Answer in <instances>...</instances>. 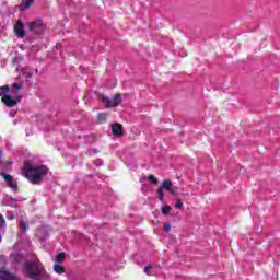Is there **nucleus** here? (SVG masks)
Masks as SVG:
<instances>
[{"label":"nucleus","instance_id":"23","mask_svg":"<svg viewBox=\"0 0 280 280\" xmlns=\"http://www.w3.org/2000/svg\"><path fill=\"white\" fill-rule=\"evenodd\" d=\"M7 218L8 220H14V212L12 211L7 212Z\"/></svg>","mask_w":280,"mask_h":280},{"label":"nucleus","instance_id":"9","mask_svg":"<svg viewBox=\"0 0 280 280\" xmlns=\"http://www.w3.org/2000/svg\"><path fill=\"white\" fill-rule=\"evenodd\" d=\"M36 237H38V240H40V241L47 240V237H49V228L42 226V228L37 229Z\"/></svg>","mask_w":280,"mask_h":280},{"label":"nucleus","instance_id":"6","mask_svg":"<svg viewBox=\"0 0 280 280\" xmlns=\"http://www.w3.org/2000/svg\"><path fill=\"white\" fill-rule=\"evenodd\" d=\"M1 176L4 178L8 187H10L12 191H16L19 189V185L10 174L2 173Z\"/></svg>","mask_w":280,"mask_h":280},{"label":"nucleus","instance_id":"2","mask_svg":"<svg viewBox=\"0 0 280 280\" xmlns=\"http://www.w3.org/2000/svg\"><path fill=\"white\" fill-rule=\"evenodd\" d=\"M24 272L28 279L32 280H48L49 273L45 270V267L43 264H40V260L35 259L32 261H26L24 267Z\"/></svg>","mask_w":280,"mask_h":280},{"label":"nucleus","instance_id":"5","mask_svg":"<svg viewBox=\"0 0 280 280\" xmlns=\"http://www.w3.org/2000/svg\"><path fill=\"white\" fill-rule=\"evenodd\" d=\"M102 102L105 103L106 108H115L121 104V94H116L113 100L108 98V96L102 94L101 95Z\"/></svg>","mask_w":280,"mask_h":280},{"label":"nucleus","instance_id":"13","mask_svg":"<svg viewBox=\"0 0 280 280\" xmlns=\"http://www.w3.org/2000/svg\"><path fill=\"white\" fill-rule=\"evenodd\" d=\"M52 268H54V271H55L57 275H62V273H65V267L61 266V265L55 264Z\"/></svg>","mask_w":280,"mask_h":280},{"label":"nucleus","instance_id":"1","mask_svg":"<svg viewBox=\"0 0 280 280\" xmlns=\"http://www.w3.org/2000/svg\"><path fill=\"white\" fill-rule=\"evenodd\" d=\"M49 170L45 165L34 166L32 163L27 162L23 167V176L30 180L33 185H38L43 177L47 176Z\"/></svg>","mask_w":280,"mask_h":280},{"label":"nucleus","instance_id":"12","mask_svg":"<svg viewBox=\"0 0 280 280\" xmlns=\"http://www.w3.org/2000/svg\"><path fill=\"white\" fill-rule=\"evenodd\" d=\"M144 272H145V275L154 276V275H156V267L147 266V267H144Z\"/></svg>","mask_w":280,"mask_h":280},{"label":"nucleus","instance_id":"10","mask_svg":"<svg viewBox=\"0 0 280 280\" xmlns=\"http://www.w3.org/2000/svg\"><path fill=\"white\" fill-rule=\"evenodd\" d=\"M14 32L19 38L25 37V31L23 30V22H21V20H19L14 26Z\"/></svg>","mask_w":280,"mask_h":280},{"label":"nucleus","instance_id":"18","mask_svg":"<svg viewBox=\"0 0 280 280\" xmlns=\"http://www.w3.org/2000/svg\"><path fill=\"white\" fill-rule=\"evenodd\" d=\"M106 117L107 115L105 113H101L98 114L97 119L101 124H104V121H106Z\"/></svg>","mask_w":280,"mask_h":280},{"label":"nucleus","instance_id":"8","mask_svg":"<svg viewBox=\"0 0 280 280\" xmlns=\"http://www.w3.org/2000/svg\"><path fill=\"white\" fill-rule=\"evenodd\" d=\"M30 32L33 34H40L43 32V22L40 20H36L33 23L28 24Z\"/></svg>","mask_w":280,"mask_h":280},{"label":"nucleus","instance_id":"21","mask_svg":"<svg viewBox=\"0 0 280 280\" xmlns=\"http://www.w3.org/2000/svg\"><path fill=\"white\" fill-rule=\"evenodd\" d=\"M148 180H150V183H152L153 185H156V183H159V180L156 179V177H154V175H149Z\"/></svg>","mask_w":280,"mask_h":280},{"label":"nucleus","instance_id":"25","mask_svg":"<svg viewBox=\"0 0 280 280\" xmlns=\"http://www.w3.org/2000/svg\"><path fill=\"white\" fill-rule=\"evenodd\" d=\"M1 264H5V258L3 256H0V266Z\"/></svg>","mask_w":280,"mask_h":280},{"label":"nucleus","instance_id":"24","mask_svg":"<svg viewBox=\"0 0 280 280\" xmlns=\"http://www.w3.org/2000/svg\"><path fill=\"white\" fill-rule=\"evenodd\" d=\"M172 230V224L165 223L164 224V231H171Z\"/></svg>","mask_w":280,"mask_h":280},{"label":"nucleus","instance_id":"14","mask_svg":"<svg viewBox=\"0 0 280 280\" xmlns=\"http://www.w3.org/2000/svg\"><path fill=\"white\" fill-rule=\"evenodd\" d=\"M65 257H67V254H66V253H59V254L56 256L55 261H56L57 264H61V261H65Z\"/></svg>","mask_w":280,"mask_h":280},{"label":"nucleus","instance_id":"28","mask_svg":"<svg viewBox=\"0 0 280 280\" xmlns=\"http://www.w3.org/2000/svg\"><path fill=\"white\" fill-rule=\"evenodd\" d=\"M0 156H1V151H0Z\"/></svg>","mask_w":280,"mask_h":280},{"label":"nucleus","instance_id":"4","mask_svg":"<svg viewBox=\"0 0 280 280\" xmlns=\"http://www.w3.org/2000/svg\"><path fill=\"white\" fill-rule=\"evenodd\" d=\"M163 189H166V191H170L173 196H176V187L174 184H172V180L166 179L163 182L162 186L158 188V199L160 202H163L165 198V191Z\"/></svg>","mask_w":280,"mask_h":280},{"label":"nucleus","instance_id":"11","mask_svg":"<svg viewBox=\"0 0 280 280\" xmlns=\"http://www.w3.org/2000/svg\"><path fill=\"white\" fill-rule=\"evenodd\" d=\"M112 132L116 137H121V135H124V127H121L119 122H116L112 126Z\"/></svg>","mask_w":280,"mask_h":280},{"label":"nucleus","instance_id":"20","mask_svg":"<svg viewBox=\"0 0 280 280\" xmlns=\"http://www.w3.org/2000/svg\"><path fill=\"white\" fill-rule=\"evenodd\" d=\"M32 3H34V0H23L22 1V5H24V8H32Z\"/></svg>","mask_w":280,"mask_h":280},{"label":"nucleus","instance_id":"3","mask_svg":"<svg viewBox=\"0 0 280 280\" xmlns=\"http://www.w3.org/2000/svg\"><path fill=\"white\" fill-rule=\"evenodd\" d=\"M22 89H23V83H13L11 93L15 95L16 98H12L10 94H5L2 97L3 104H5V106H9V107L16 106L18 102H21V95H19V91H21Z\"/></svg>","mask_w":280,"mask_h":280},{"label":"nucleus","instance_id":"22","mask_svg":"<svg viewBox=\"0 0 280 280\" xmlns=\"http://www.w3.org/2000/svg\"><path fill=\"white\" fill-rule=\"evenodd\" d=\"M175 209H183V201L180 199H177L175 202Z\"/></svg>","mask_w":280,"mask_h":280},{"label":"nucleus","instance_id":"26","mask_svg":"<svg viewBox=\"0 0 280 280\" xmlns=\"http://www.w3.org/2000/svg\"><path fill=\"white\" fill-rule=\"evenodd\" d=\"M8 165H12V162H8Z\"/></svg>","mask_w":280,"mask_h":280},{"label":"nucleus","instance_id":"17","mask_svg":"<svg viewBox=\"0 0 280 280\" xmlns=\"http://www.w3.org/2000/svg\"><path fill=\"white\" fill-rule=\"evenodd\" d=\"M9 91H10V86L8 85L0 86V95H7Z\"/></svg>","mask_w":280,"mask_h":280},{"label":"nucleus","instance_id":"15","mask_svg":"<svg viewBox=\"0 0 280 280\" xmlns=\"http://www.w3.org/2000/svg\"><path fill=\"white\" fill-rule=\"evenodd\" d=\"M170 211H172V207H170L168 205H163L162 206V213H163V215H168Z\"/></svg>","mask_w":280,"mask_h":280},{"label":"nucleus","instance_id":"7","mask_svg":"<svg viewBox=\"0 0 280 280\" xmlns=\"http://www.w3.org/2000/svg\"><path fill=\"white\" fill-rule=\"evenodd\" d=\"M0 280H21L16 275L5 270V267L0 268Z\"/></svg>","mask_w":280,"mask_h":280},{"label":"nucleus","instance_id":"19","mask_svg":"<svg viewBox=\"0 0 280 280\" xmlns=\"http://www.w3.org/2000/svg\"><path fill=\"white\" fill-rule=\"evenodd\" d=\"M0 229L5 231V218H3V214H0Z\"/></svg>","mask_w":280,"mask_h":280},{"label":"nucleus","instance_id":"27","mask_svg":"<svg viewBox=\"0 0 280 280\" xmlns=\"http://www.w3.org/2000/svg\"><path fill=\"white\" fill-rule=\"evenodd\" d=\"M1 240H2V236H1V234H0V242H1Z\"/></svg>","mask_w":280,"mask_h":280},{"label":"nucleus","instance_id":"16","mask_svg":"<svg viewBox=\"0 0 280 280\" xmlns=\"http://www.w3.org/2000/svg\"><path fill=\"white\" fill-rule=\"evenodd\" d=\"M27 231V223L25 221L20 222V233L23 234Z\"/></svg>","mask_w":280,"mask_h":280}]
</instances>
